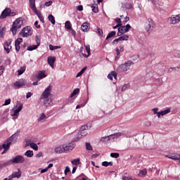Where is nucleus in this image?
<instances>
[{
  "mask_svg": "<svg viewBox=\"0 0 180 180\" xmlns=\"http://www.w3.org/2000/svg\"><path fill=\"white\" fill-rule=\"evenodd\" d=\"M18 136H19V134L18 133L13 134L2 144V146H0V151L1 150H3V148L4 150L2 154H4V153H6V151L9 150L11 144H12L13 143H16V141H18Z\"/></svg>",
  "mask_w": 180,
  "mask_h": 180,
  "instance_id": "nucleus-1",
  "label": "nucleus"
},
{
  "mask_svg": "<svg viewBox=\"0 0 180 180\" xmlns=\"http://www.w3.org/2000/svg\"><path fill=\"white\" fill-rule=\"evenodd\" d=\"M51 92V86H49L42 93L41 96V101H42L43 104L46 108H49L51 104V98H50V95Z\"/></svg>",
  "mask_w": 180,
  "mask_h": 180,
  "instance_id": "nucleus-2",
  "label": "nucleus"
},
{
  "mask_svg": "<svg viewBox=\"0 0 180 180\" xmlns=\"http://www.w3.org/2000/svg\"><path fill=\"white\" fill-rule=\"evenodd\" d=\"M22 25H23L22 18H18L13 22V26L11 28L13 36H15V34H16L18 32V29H20V27H22Z\"/></svg>",
  "mask_w": 180,
  "mask_h": 180,
  "instance_id": "nucleus-3",
  "label": "nucleus"
},
{
  "mask_svg": "<svg viewBox=\"0 0 180 180\" xmlns=\"http://www.w3.org/2000/svg\"><path fill=\"white\" fill-rule=\"evenodd\" d=\"M134 63L131 60H127L124 63L120 65L117 68V72H126L130 70V67L133 65Z\"/></svg>",
  "mask_w": 180,
  "mask_h": 180,
  "instance_id": "nucleus-4",
  "label": "nucleus"
},
{
  "mask_svg": "<svg viewBox=\"0 0 180 180\" xmlns=\"http://www.w3.org/2000/svg\"><path fill=\"white\" fill-rule=\"evenodd\" d=\"M144 27L148 33H151L155 29V24H154V21L151 18H148Z\"/></svg>",
  "mask_w": 180,
  "mask_h": 180,
  "instance_id": "nucleus-5",
  "label": "nucleus"
},
{
  "mask_svg": "<svg viewBox=\"0 0 180 180\" xmlns=\"http://www.w3.org/2000/svg\"><path fill=\"white\" fill-rule=\"evenodd\" d=\"M8 16H16V13L12 11L11 8H6L2 12L0 15V19H5L6 18H8Z\"/></svg>",
  "mask_w": 180,
  "mask_h": 180,
  "instance_id": "nucleus-6",
  "label": "nucleus"
},
{
  "mask_svg": "<svg viewBox=\"0 0 180 180\" xmlns=\"http://www.w3.org/2000/svg\"><path fill=\"white\" fill-rule=\"evenodd\" d=\"M20 34L22 37H29L33 34V29L30 26H27L22 30Z\"/></svg>",
  "mask_w": 180,
  "mask_h": 180,
  "instance_id": "nucleus-7",
  "label": "nucleus"
},
{
  "mask_svg": "<svg viewBox=\"0 0 180 180\" xmlns=\"http://www.w3.org/2000/svg\"><path fill=\"white\" fill-rule=\"evenodd\" d=\"M180 22L179 15H172L171 17L167 18V23L169 25H177Z\"/></svg>",
  "mask_w": 180,
  "mask_h": 180,
  "instance_id": "nucleus-8",
  "label": "nucleus"
},
{
  "mask_svg": "<svg viewBox=\"0 0 180 180\" xmlns=\"http://www.w3.org/2000/svg\"><path fill=\"white\" fill-rule=\"evenodd\" d=\"M131 29V26L130 25L127 24L125 26L121 25L118 28V32L117 36H122V34H124V33H127Z\"/></svg>",
  "mask_w": 180,
  "mask_h": 180,
  "instance_id": "nucleus-9",
  "label": "nucleus"
},
{
  "mask_svg": "<svg viewBox=\"0 0 180 180\" xmlns=\"http://www.w3.org/2000/svg\"><path fill=\"white\" fill-rule=\"evenodd\" d=\"M12 39H9L7 41H5L4 44V49L7 54L11 53V50H12Z\"/></svg>",
  "mask_w": 180,
  "mask_h": 180,
  "instance_id": "nucleus-10",
  "label": "nucleus"
},
{
  "mask_svg": "<svg viewBox=\"0 0 180 180\" xmlns=\"http://www.w3.org/2000/svg\"><path fill=\"white\" fill-rule=\"evenodd\" d=\"M74 148H75V143H74V142L63 145V150L65 153H70V151H72Z\"/></svg>",
  "mask_w": 180,
  "mask_h": 180,
  "instance_id": "nucleus-11",
  "label": "nucleus"
},
{
  "mask_svg": "<svg viewBox=\"0 0 180 180\" xmlns=\"http://www.w3.org/2000/svg\"><path fill=\"white\" fill-rule=\"evenodd\" d=\"M25 85H26V80L23 79H20L14 82V87L16 88V89H19L20 88H22V86H25Z\"/></svg>",
  "mask_w": 180,
  "mask_h": 180,
  "instance_id": "nucleus-12",
  "label": "nucleus"
},
{
  "mask_svg": "<svg viewBox=\"0 0 180 180\" xmlns=\"http://www.w3.org/2000/svg\"><path fill=\"white\" fill-rule=\"evenodd\" d=\"M22 176V171L20 169H18V172H13L12 174L8 176V180H13V178H20Z\"/></svg>",
  "mask_w": 180,
  "mask_h": 180,
  "instance_id": "nucleus-13",
  "label": "nucleus"
},
{
  "mask_svg": "<svg viewBox=\"0 0 180 180\" xmlns=\"http://www.w3.org/2000/svg\"><path fill=\"white\" fill-rule=\"evenodd\" d=\"M13 161L14 164H23V162H25V157L18 155L13 158Z\"/></svg>",
  "mask_w": 180,
  "mask_h": 180,
  "instance_id": "nucleus-14",
  "label": "nucleus"
},
{
  "mask_svg": "<svg viewBox=\"0 0 180 180\" xmlns=\"http://www.w3.org/2000/svg\"><path fill=\"white\" fill-rule=\"evenodd\" d=\"M85 130H86V126H82L78 132L82 139V137H85L88 134V132H86V131Z\"/></svg>",
  "mask_w": 180,
  "mask_h": 180,
  "instance_id": "nucleus-15",
  "label": "nucleus"
},
{
  "mask_svg": "<svg viewBox=\"0 0 180 180\" xmlns=\"http://www.w3.org/2000/svg\"><path fill=\"white\" fill-rule=\"evenodd\" d=\"M120 136H122V133H120V132L111 134L109 136L110 141H116V140H117V139H119V137H120Z\"/></svg>",
  "mask_w": 180,
  "mask_h": 180,
  "instance_id": "nucleus-16",
  "label": "nucleus"
},
{
  "mask_svg": "<svg viewBox=\"0 0 180 180\" xmlns=\"http://www.w3.org/2000/svg\"><path fill=\"white\" fill-rule=\"evenodd\" d=\"M30 8L33 11V12H37V8H36V0H29Z\"/></svg>",
  "mask_w": 180,
  "mask_h": 180,
  "instance_id": "nucleus-17",
  "label": "nucleus"
},
{
  "mask_svg": "<svg viewBox=\"0 0 180 180\" xmlns=\"http://www.w3.org/2000/svg\"><path fill=\"white\" fill-rule=\"evenodd\" d=\"M54 63H56V57L54 56L48 57V63L51 67V68H54Z\"/></svg>",
  "mask_w": 180,
  "mask_h": 180,
  "instance_id": "nucleus-18",
  "label": "nucleus"
},
{
  "mask_svg": "<svg viewBox=\"0 0 180 180\" xmlns=\"http://www.w3.org/2000/svg\"><path fill=\"white\" fill-rule=\"evenodd\" d=\"M167 158H170V160H179L180 155L179 154H175V153H172L166 155Z\"/></svg>",
  "mask_w": 180,
  "mask_h": 180,
  "instance_id": "nucleus-19",
  "label": "nucleus"
},
{
  "mask_svg": "<svg viewBox=\"0 0 180 180\" xmlns=\"http://www.w3.org/2000/svg\"><path fill=\"white\" fill-rule=\"evenodd\" d=\"M81 29L82 32H88L89 30V23L86 22H83L81 26Z\"/></svg>",
  "mask_w": 180,
  "mask_h": 180,
  "instance_id": "nucleus-20",
  "label": "nucleus"
},
{
  "mask_svg": "<svg viewBox=\"0 0 180 180\" xmlns=\"http://www.w3.org/2000/svg\"><path fill=\"white\" fill-rule=\"evenodd\" d=\"M47 75H46V72L44 71H39L37 73V79H43V78H46Z\"/></svg>",
  "mask_w": 180,
  "mask_h": 180,
  "instance_id": "nucleus-21",
  "label": "nucleus"
},
{
  "mask_svg": "<svg viewBox=\"0 0 180 180\" xmlns=\"http://www.w3.org/2000/svg\"><path fill=\"white\" fill-rule=\"evenodd\" d=\"M54 151H55V153H56V154H61L62 153H65V150H64L63 145L60 146H58V147H56L54 149Z\"/></svg>",
  "mask_w": 180,
  "mask_h": 180,
  "instance_id": "nucleus-22",
  "label": "nucleus"
},
{
  "mask_svg": "<svg viewBox=\"0 0 180 180\" xmlns=\"http://www.w3.org/2000/svg\"><path fill=\"white\" fill-rule=\"evenodd\" d=\"M108 79H110L111 81L113 79V78H115V79H116V78H117V74L116 73L115 71H112L110 74H108Z\"/></svg>",
  "mask_w": 180,
  "mask_h": 180,
  "instance_id": "nucleus-23",
  "label": "nucleus"
},
{
  "mask_svg": "<svg viewBox=\"0 0 180 180\" xmlns=\"http://www.w3.org/2000/svg\"><path fill=\"white\" fill-rule=\"evenodd\" d=\"M34 13L38 16L39 20L42 23H44V17H43V15H41V13L39 12L37 10V11H34Z\"/></svg>",
  "mask_w": 180,
  "mask_h": 180,
  "instance_id": "nucleus-24",
  "label": "nucleus"
},
{
  "mask_svg": "<svg viewBox=\"0 0 180 180\" xmlns=\"http://www.w3.org/2000/svg\"><path fill=\"white\" fill-rule=\"evenodd\" d=\"M85 49L88 55L83 54V56L86 57V58H88V57L91 56V46L89 45H86Z\"/></svg>",
  "mask_w": 180,
  "mask_h": 180,
  "instance_id": "nucleus-25",
  "label": "nucleus"
},
{
  "mask_svg": "<svg viewBox=\"0 0 180 180\" xmlns=\"http://www.w3.org/2000/svg\"><path fill=\"white\" fill-rule=\"evenodd\" d=\"M46 117H47L44 113H41L37 118V122H42V120H46Z\"/></svg>",
  "mask_w": 180,
  "mask_h": 180,
  "instance_id": "nucleus-26",
  "label": "nucleus"
},
{
  "mask_svg": "<svg viewBox=\"0 0 180 180\" xmlns=\"http://www.w3.org/2000/svg\"><path fill=\"white\" fill-rule=\"evenodd\" d=\"M72 136H75V138H74V141H79V140H81V139H82V137H81V135H79V133L78 132V133H73L72 134Z\"/></svg>",
  "mask_w": 180,
  "mask_h": 180,
  "instance_id": "nucleus-27",
  "label": "nucleus"
},
{
  "mask_svg": "<svg viewBox=\"0 0 180 180\" xmlns=\"http://www.w3.org/2000/svg\"><path fill=\"white\" fill-rule=\"evenodd\" d=\"M25 155L28 158H32L34 155L33 150H28L25 153Z\"/></svg>",
  "mask_w": 180,
  "mask_h": 180,
  "instance_id": "nucleus-28",
  "label": "nucleus"
},
{
  "mask_svg": "<svg viewBox=\"0 0 180 180\" xmlns=\"http://www.w3.org/2000/svg\"><path fill=\"white\" fill-rule=\"evenodd\" d=\"M48 19L51 22V23H52L53 25H56V18H54V15L50 14L48 16Z\"/></svg>",
  "mask_w": 180,
  "mask_h": 180,
  "instance_id": "nucleus-29",
  "label": "nucleus"
},
{
  "mask_svg": "<svg viewBox=\"0 0 180 180\" xmlns=\"http://www.w3.org/2000/svg\"><path fill=\"white\" fill-rule=\"evenodd\" d=\"M65 29H68V30H71V29H72V25H71V22L66 21L65 23Z\"/></svg>",
  "mask_w": 180,
  "mask_h": 180,
  "instance_id": "nucleus-30",
  "label": "nucleus"
},
{
  "mask_svg": "<svg viewBox=\"0 0 180 180\" xmlns=\"http://www.w3.org/2000/svg\"><path fill=\"white\" fill-rule=\"evenodd\" d=\"M118 39H119L120 41H127V40H129V36L127 34H124V35L120 37Z\"/></svg>",
  "mask_w": 180,
  "mask_h": 180,
  "instance_id": "nucleus-31",
  "label": "nucleus"
},
{
  "mask_svg": "<svg viewBox=\"0 0 180 180\" xmlns=\"http://www.w3.org/2000/svg\"><path fill=\"white\" fill-rule=\"evenodd\" d=\"M49 50H51V51H53V50H57L58 49H61V46H53L51 44H49Z\"/></svg>",
  "mask_w": 180,
  "mask_h": 180,
  "instance_id": "nucleus-32",
  "label": "nucleus"
},
{
  "mask_svg": "<svg viewBox=\"0 0 180 180\" xmlns=\"http://www.w3.org/2000/svg\"><path fill=\"white\" fill-rule=\"evenodd\" d=\"M71 163L72 164V165H79V164H81V161L79 158H77L73 160H71Z\"/></svg>",
  "mask_w": 180,
  "mask_h": 180,
  "instance_id": "nucleus-33",
  "label": "nucleus"
},
{
  "mask_svg": "<svg viewBox=\"0 0 180 180\" xmlns=\"http://www.w3.org/2000/svg\"><path fill=\"white\" fill-rule=\"evenodd\" d=\"M39 47L37 45H31L27 46V50L28 51H33V50H36Z\"/></svg>",
  "mask_w": 180,
  "mask_h": 180,
  "instance_id": "nucleus-34",
  "label": "nucleus"
},
{
  "mask_svg": "<svg viewBox=\"0 0 180 180\" xmlns=\"http://www.w3.org/2000/svg\"><path fill=\"white\" fill-rule=\"evenodd\" d=\"M115 53H116L115 60H119V58H120V53H122V51H120L119 48H116Z\"/></svg>",
  "mask_w": 180,
  "mask_h": 180,
  "instance_id": "nucleus-35",
  "label": "nucleus"
},
{
  "mask_svg": "<svg viewBox=\"0 0 180 180\" xmlns=\"http://www.w3.org/2000/svg\"><path fill=\"white\" fill-rule=\"evenodd\" d=\"M115 36H116V32L115 31H112L108 33V34L106 37V40H108V39H110L112 37H115Z\"/></svg>",
  "mask_w": 180,
  "mask_h": 180,
  "instance_id": "nucleus-36",
  "label": "nucleus"
},
{
  "mask_svg": "<svg viewBox=\"0 0 180 180\" xmlns=\"http://www.w3.org/2000/svg\"><path fill=\"white\" fill-rule=\"evenodd\" d=\"M102 165L103 167H112L113 165V162L104 161L102 162Z\"/></svg>",
  "mask_w": 180,
  "mask_h": 180,
  "instance_id": "nucleus-37",
  "label": "nucleus"
},
{
  "mask_svg": "<svg viewBox=\"0 0 180 180\" xmlns=\"http://www.w3.org/2000/svg\"><path fill=\"white\" fill-rule=\"evenodd\" d=\"M170 112H171V108H167L166 110L161 111V115L165 116V115H168V113H170Z\"/></svg>",
  "mask_w": 180,
  "mask_h": 180,
  "instance_id": "nucleus-38",
  "label": "nucleus"
},
{
  "mask_svg": "<svg viewBox=\"0 0 180 180\" xmlns=\"http://www.w3.org/2000/svg\"><path fill=\"white\" fill-rule=\"evenodd\" d=\"M25 71H26V67L25 66L21 67L20 69L18 70V75H22V74H23Z\"/></svg>",
  "mask_w": 180,
  "mask_h": 180,
  "instance_id": "nucleus-39",
  "label": "nucleus"
},
{
  "mask_svg": "<svg viewBox=\"0 0 180 180\" xmlns=\"http://www.w3.org/2000/svg\"><path fill=\"white\" fill-rule=\"evenodd\" d=\"M78 94H79V89H75L71 96H70V98H74V96H75V95H78Z\"/></svg>",
  "mask_w": 180,
  "mask_h": 180,
  "instance_id": "nucleus-40",
  "label": "nucleus"
},
{
  "mask_svg": "<svg viewBox=\"0 0 180 180\" xmlns=\"http://www.w3.org/2000/svg\"><path fill=\"white\" fill-rule=\"evenodd\" d=\"M91 8H92V11L94 13H98V12H99V10L98 8V6L96 4L95 5H92L91 6Z\"/></svg>",
  "mask_w": 180,
  "mask_h": 180,
  "instance_id": "nucleus-41",
  "label": "nucleus"
},
{
  "mask_svg": "<svg viewBox=\"0 0 180 180\" xmlns=\"http://www.w3.org/2000/svg\"><path fill=\"white\" fill-rule=\"evenodd\" d=\"M110 141V138L109 136H104V137L101 138V141L102 143H108V141Z\"/></svg>",
  "mask_w": 180,
  "mask_h": 180,
  "instance_id": "nucleus-42",
  "label": "nucleus"
},
{
  "mask_svg": "<svg viewBox=\"0 0 180 180\" xmlns=\"http://www.w3.org/2000/svg\"><path fill=\"white\" fill-rule=\"evenodd\" d=\"M139 175H141V176H146V175H147V169H143L141 170L139 172Z\"/></svg>",
  "mask_w": 180,
  "mask_h": 180,
  "instance_id": "nucleus-43",
  "label": "nucleus"
},
{
  "mask_svg": "<svg viewBox=\"0 0 180 180\" xmlns=\"http://www.w3.org/2000/svg\"><path fill=\"white\" fill-rule=\"evenodd\" d=\"M12 164H14L13 159L8 160L4 164V167H8V165H12Z\"/></svg>",
  "mask_w": 180,
  "mask_h": 180,
  "instance_id": "nucleus-44",
  "label": "nucleus"
},
{
  "mask_svg": "<svg viewBox=\"0 0 180 180\" xmlns=\"http://www.w3.org/2000/svg\"><path fill=\"white\" fill-rule=\"evenodd\" d=\"M110 157L112 158H119L120 157V155L117 153H111Z\"/></svg>",
  "mask_w": 180,
  "mask_h": 180,
  "instance_id": "nucleus-45",
  "label": "nucleus"
},
{
  "mask_svg": "<svg viewBox=\"0 0 180 180\" xmlns=\"http://www.w3.org/2000/svg\"><path fill=\"white\" fill-rule=\"evenodd\" d=\"M85 70H86V68H84L83 69H82L81 71L77 74L76 78L81 77V75H82V74H84V72H85Z\"/></svg>",
  "mask_w": 180,
  "mask_h": 180,
  "instance_id": "nucleus-46",
  "label": "nucleus"
},
{
  "mask_svg": "<svg viewBox=\"0 0 180 180\" xmlns=\"http://www.w3.org/2000/svg\"><path fill=\"white\" fill-rule=\"evenodd\" d=\"M23 41V39L22 38H18L15 41V45L20 46V43Z\"/></svg>",
  "mask_w": 180,
  "mask_h": 180,
  "instance_id": "nucleus-47",
  "label": "nucleus"
},
{
  "mask_svg": "<svg viewBox=\"0 0 180 180\" xmlns=\"http://www.w3.org/2000/svg\"><path fill=\"white\" fill-rule=\"evenodd\" d=\"M30 148H32L33 150H34L35 151H37V150H39V146H37V144H36L34 143H32L31 144Z\"/></svg>",
  "mask_w": 180,
  "mask_h": 180,
  "instance_id": "nucleus-48",
  "label": "nucleus"
},
{
  "mask_svg": "<svg viewBox=\"0 0 180 180\" xmlns=\"http://www.w3.org/2000/svg\"><path fill=\"white\" fill-rule=\"evenodd\" d=\"M35 41L37 43V46L39 47V46H40V37H39L38 35H37L35 37Z\"/></svg>",
  "mask_w": 180,
  "mask_h": 180,
  "instance_id": "nucleus-49",
  "label": "nucleus"
},
{
  "mask_svg": "<svg viewBox=\"0 0 180 180\" xmlns=\"http://www.w3.org/2000/svg\"><path fill=\"white\" fill-rule=\"evenodd\" d=\"M86 150H88L89 151H92V146H91V143L86 142Z\"/></svg>",
  "mask_w": 180,
  "mask_h": 180,
  "instance_id": "nucleus-50",
  "label": "nucleus"
},
{
  "mask_svg": "<svg viewBox=\"0 0 180 180\" xmlns=\"http://www.w3.org/2000/svg\"><path fill=\"white\" fill-rule=\"evenodd\" d=\"M11 98H8L5 100L4 104H3V106H8V105H11Z\"/></svg>",
  "mask_w": 180,
  "mask_h": 180,
  "instance_id": "nucleus-51",
  "label": "nucleus"
},
{
  "mask_svg": "<svg viewBox=\"0 0 180 180\" xmlns=\"http://www.w3.org/2000/svg\"><path fill=\"white\" fill-rule=\"evenodd\" d=\"M18 103L19 106L16 109V110H18V112H20L23 109V104H22V103H19V101H18Z\"/></svg>",
  "mask_w": 180,
  "mask_h": 180,
  "instance_id": "nucleus-52",
  "label": "nucleus"
},
{
  "mask_svg": "<svg viewBox=\"0 0 180 180\" xmlns=\"http://www.w3.org/2000/svg\"><path fill=\"white\" fill-rule=\"evenodd\" d=\"M32 143H33V142H32V141L30 140V139L26 140V141H25V147H29V146H30H30H32Z\"/></svg>",
  "mask_w": 180,
  "mask_h": 180,
  "instance_id": "nucleus-53",
  "label": "nucleus"
},
{
  "mask_svg": "<svg viewBox=\"0 0 180 180\" xmlns=\"http://www.w3.org/2000/svg\"><path fill=\"white\" fill-rule=\"evenodd\" d=\"M130 88V84H125L122 89V91H126V89H129Z\"/></svg>",
  "mask_w": 180,
  "mask_h": 180,
  "instance_id": "nucleus-54",
  "label": "nucleus"
},
{
  "mask_svg": "<svg viewBox=\"0 0 180 180\" xmlns=\"http://www.w3.org/2000/svg\"><path fill=\"white\" fill-rule=\"evenodd\" d=\"M115 21L116 22V23H117V25H119L120 26H122V20H120V18H115Z\"/></svg>",
  "mask_w": 180,
  "mask_h": 180,
  "instance_id": "nucleus-55",
  "label": "nucleus"
},
{
  "mask_svg": "<svg viewBox=\"0 0 180 180\" xmlns=\"http://www.w3.org/2000/svg\"><path fill=\"white\" fill-rule=\"evenodd\" d=\"M51 5H53V1H46L45 3V6H51Z\"/></svg>",
  "mask_w": 180,
  "mask_h": 180,
  "instance_id": "nucleus-56",
  "label": "nucleus"
},
{
  "mask_svg": "<svg viewBox=\"0 0 180 180\" xmlns=\"http://www.w3.org/2000/svg\"><path fill=\"white\" fill-rule=\"evenodd\" d=\"M70 167L68 166H67L65 169V174L67 175V174H68V172H70Z\"/></svg>",
  "mask_w": 180,
  "mask_h": 180,
  "instance_id": "nucleus-57",
  "label": "nucleus"
},
{
  "mask_svg": "<svg viewBox=\"0 0 180 180\" xmlns=\"http://www.w3.org/2000/svg\"><path fill=\"white\" fill-rule=\"evenodd\" d=\"M70 33H71V34H72V36H74V37H75L77 32L72 28H71V30H70Z\"/></svg>",
  "mask_w": 180,
  "mask_h": 180,
  "instance_id": "nucleus-58",
  "label": "nucleus"
},
{
  "mask_svg": "<svg viewBox=\"0 0 180 180\" xmlns=\"http://www.w3.org/2000/svg\"><path fill=\"white\" fill-rule=\"evenodd\" d=\"M4 71H5L4 66H0V77L2 75V74H4Z\"/></svg>",
  "mask_w": 180,
  "mask_h": 180,
  "instance_id": "nucleus-59",
  "label": "nucleus"
},
{
  "mask_svg": "<svg viewBox=\"0 0 180 180\" xmlns=\"http://www.w3.org/2000/svg\"><path fill=\"white\" fill-rule=\"evenodd\" d=\"M180 69L179 67H174V68H170L169 70H172V71H179Z\"/></svg>",
  "mask_w": 180,
  "mask_h": 180,
  "instance_id": "nucleus-60",
  "label": "nucleus"
},
{
  "mask_svg": "<svg viewBox=\"0 0 180 180\" xmlns=\"http://www.w3.org/2000/svg\"><path fill=\"white\" fill-rule=\"evenodd\" d=\"M120 51H121V53H123V51H124V45H120L119 46Z\"/></svg>",
  "mask_w": 180,
  "mask_h": 180,
  "instance_id": "nucleus-61",
  "label": "nucleus"
},
{
  "mask_svg": "<svg viewBox=\"0 0 180 180\" xmlns=\"http://www.w3.org/2000/svg\"><path fill=\"white\" fill-rule=\"evenodd\" d=\"M32 95L33 94L32 92H27L26 95L27 99H29V98H30Z\"/></svg>",
  "mask_w": 180,
  "mask_h": 180,
  "instance_id": "nucleus-62",
  "label": "nucleus"
},
{
  "mask_svg": "<svg viewBox=\"0 0 180 180\" xmlns=\"http://www.w3.org/2000/svg\"><path fill=\"white\" fill-rule=\"evenodd\" d=\"M40 157H43V153L39 152L36 155L37 158H40Z\"/></svg>",
  "mask_w": 180,
  "mask_h": 180,
  "instance_id": "nucleus-63",
  "label": "nucleus"
},
{
  "mask_svg": "<svg viewBox=\"0 0 180 180\" xmlns=\"http://www.w3.org/2000/svg\"><path fill=\"white\" fill-rule=\"evenodd\" d=\"M77 11H79V12H81V11L84 10V7L82 6H78L77 7Z\"/></svg>",
  "mask_w": 180,
  "mask_h": 180,
  "instance_id": "nucleus-64",
  "label": "nucleus"
}]
</instances>
